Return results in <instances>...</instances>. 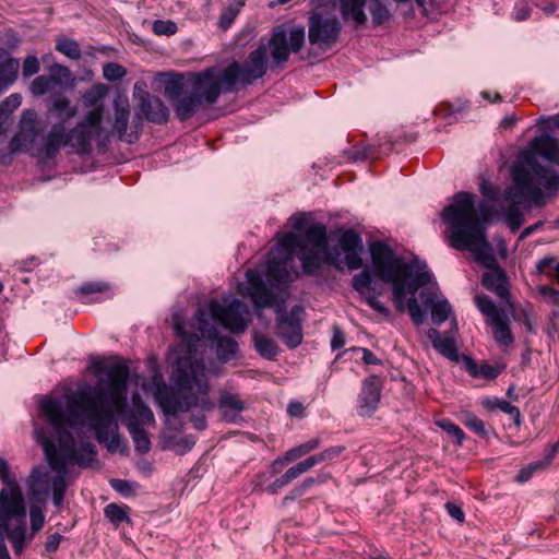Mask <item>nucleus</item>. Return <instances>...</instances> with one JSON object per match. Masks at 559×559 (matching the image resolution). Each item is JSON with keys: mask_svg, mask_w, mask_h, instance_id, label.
I'll return each instance as SVG.
<instances>
[{"mask_svg": "<svg viewBox=\"0 0 559 559\" xmlns=\"http://www.w3.org/2000/svg\"><path fill=\"white\" fill-rule=\"evenodd\" d=\"M52 108L64 120L74 117L76 114V109L70 106V100L63 95L53 98Z\"/></svg>", "mask_w": 559, "mask_h": 559, "instance_id": "51", "label": "nucleus"}, {"mask_svg": "<svg viewBox=\"0 0 559 559\" xmlns=\"http://www.w3.org/2000/svg\"><path fill=\"white\" fill-rule=\"evenodd\" d=\"M130 106L127 97H117L114 102L112 131L117 138L128 144L136 142V132H128Z\"/></svg>", "mask_w": 559, "mask_h": 559, "instance_id": "22", "label": "nucleus"}, {"mask_svg": "<svg viewBox=\"0 0 559 559\" xmlns=\"http://www.w3.org/2000/svg\"><path fill=\"white\" fill-rule=\"evenodd\" d=\"M130 508L126 504L109 503L104 508L105 518L117 528L121 523H131Z\"/></svg>", "mask_w": 559, "mask_h": 559, "instance_id": "36", "label": "nucleus"}, {"mask_svg": "<svg viewBox=\"0 0 559 559\" xmlns=\"http://www.w3.org/2000/svg\"><path fill=\"white\" fill-rule=\"evenodd\" d=\"M69 146L63 121L55 123L44 139L43 152L47 158H55L61 147Z\"/></svg>", "mask_w": 559, "mask_h": 559, "instance_id": "23", "label": "nucleus"}, {"mask_svg": "<svg viewBox=\"0 0 559 559\" xmlns=\"http://www.w3.org/2000/svg\"><path fill=\"white\" fill-rule=\"evenodd\" d=\"M56 49L72 60L81 58V48L78 41L70 38H59L56 43Z\"/></svg>", "mask_w": 559, "mask_h": 559, "instance_id": "45", "label": "nucleus"}, {"mask_svg": "<svg viewBox=\"0 0 559 559\" xmlns=\"http://www.w3.org/2000/svg\"><path fill=\"white\" fill-rule=\"evenodd\" d=\"M369 11L372 16V23L376 26L384 24L391 17L390 11L380 0H372Z\"/></svg>", "mask_w": 559, "mask_h": 559, "instance_id": "47", "label": "nucleus"}, {"mask_svg": "<svg viewBox=\"0 0 559 559\" xmlns=\"http://www.w3.org/2000/svg\"><path fill=\"white\" fill-rule=\"evenodd\" d=\"M203 335L210 340L216 342V355L222 361H229L236 357L238 352V343L230 336H219L215 328H210Z\"/></svg>", "mask_w": 559, "mask_h": 559, "instance_id": "26", "label": "nucleus"}, {"mask_svg": "<svg viewBox=\"0 0 559 559\" xmlns=\"http://www.w3.org/2000/svg\"><path fill=\"white\" fill-rule=\"evenodd\" d=\"M266 277L272 284H287L292 282L290 273L286 267L285 262L272 259L267 262Z\"/></svg>", "mask_w": 559, "mask_h": 559, "instance_id": "35", "label": "nucleus"}, {"mask_svg": "<svg viewBox=\"0 0 559 559\" xmlns=\"http://www.w3.org/2000/svg\"><path fill=\"white\" fill-rule=\"evenodd\" d=\"M369 251L376 276L392 284V287L400 285L405 296L415 297L417 290L430 282L431 275L426 264L415 272L414 262H405L388 243L373 241Z\"/></svg>", "mask_w": 559, "mask_h": 559, "instance_id": "4", "label": "nucleus"}, {"mask_svg": "<svg viewBox=\"0 0 559 559\" xmlns=\"http://www.w3.org/2000/svg\"><path fill=\"white\" fill-rule=\"evenodd\" d=\"M473 218L474 224H468L466 228L455 226L452 248L459 251H471L475 260L488 270L481 276V285L509 304L510 283L507 273L499 266L489 241L483 237L479 229L475 228L476 217Z\"/></svg>", "mask_w": 559, "mask_h": 559, "instance_id": "3", "label": "nucleus"}, {"mask_svg": "<svg viewBox=\"0 0 559 559\" xmlns=\"http://www.w3.org/2000/svg\"><path fill=\"white\" fill-rule=\"evenodd\" d=\"M497 406L501 412L510 416L516 427L521 426L522 417L519 407L504 400H501V403Z\"/></svg>", "mask_w": 559, "mask_h": 559, "instance_id": "63", "label": "nucleus"}, {"mask_svg": "<svg viewBox=\"0 0 559 559\" xmlns=\"http://www.w3.org/2000/svg\"><path fill=\"white\" fill-rule=\"evenodd\" d=\"M342 25L335 16L313 12L308 20V39L313 46L328 50L334 46L341 35Z\"/></svg>", "mask_w": 559, "mask_h": 559, "instance_id": "13", "label": "nucleus"}, {"mask_svg": "<svg viewBox=\"0 0 559 559\" xmlns=\"http://www.w3.org/2000/svg\"><path fill=\"white\" fill-rule=\"evenodd\" d=\"M278 246L287 253V258H292L298 250V259L301 263L304 274L308 276H317L322 271V262L317 249H307L305 240L297 233H286L277 238Z\"/></svg>", "mask_w": 559, "mask_h": 559, "instance_id": "14", "label": "nucleus"}, {"mask_svg": "<svg viewBox=\"0 0 559 559\" xmlns=\"http://www.w3.org/2000/svg\"><path fill=\"white\" fill-rule=\"evenodd\" d=\"M305 242H309L323 253V263L334 266L338 270L341 265V251L345 253L346 266L353 271L362 266V259L360 252L364 249L362 239L360 235L353 228L344 229L338 236V246L330 247L328 243L326 226L322 223L311 224L302 238Z\"/></svg>", "mask_w": 559, "mask_h": 559, "instance_id": "5", "label": "nucleus"}, {"mask_svg": "<svg viewBox=\"0 0 559 559\" xmlns=\"http://www.w3.org/2000/svg\"><path fill=\"white\" fill-rule=\"evenodd\" d=\"M152 31L157 36H173L177 33L178 26L171 20H155L152 25Z\"/></svg>", "mask_w": 559, "mask_h": 559, "instance_id": "53", "label": "nucleus"}, {"mask_svg": "<svg viewBox=\"0 0 559 559\" xmlns=\"http://www.w3.org/2000/svg\"><path fill=\"white\" fill-rule=\"evenodd\" d=\"M437 426L449 433L454 440L456 445H462L465 439L464 431L454 424L451 419L443 418L436 421Z\"/></svg>", "mask_w": 559, "mask_h": 559, "instance_id": "50", "label": "nucleus"}, {"mask_svg": "<svg viewBox=\"0 0 559 559\" xmlns=\"http://www.w3.org/2000/svg\"><path fill=\"white\" fill-rule=\"evenodd\" d=\"M107 383L98 381L92 392L79 390L68 399V412L58 399L47 397L40 403V411L57 432L60 451L52 439L45 433L37 435L46 460L57 473H67V464L88 467L97 455L92 442H81L76 448L72 432L68 427L79 424L80 412L93 428L99 443H105L108 451L116 452L120 444L116 416L122 417L128 411L129 371L124 366H117L108 371Z\"/></svg>", "mask_w": 559, "mask_h": 559, "instance_id": "1", "label": "nucleus"}, {"mask_svg": "<svg viewBox=\"0 0 559 559\" xmlns=\"http://www.w3.org/2000/svg\"><path fill=\"white\" fill-rule=\"evenodd\" d=\"M108 88L105 84L93 85L83 95L85 106H96L106 96Z\"/></svg>", "mask_w": 559, "mask_h": 559, "instance_id": "49", "label": "nucleus"}, {"mask_svg": "<svg viewBox=\"0 0 559 559\" xmlns=\"http://www.w3.org/2000/svg\"><path fill=\"white\" fill-rule=\"evenodd\" d=\"M153 423V412L143 402L139 394H134L132 396V407L130 409L129 418L127 421V428L132 427V424H134L136 427H144Z\"/></svg>", "mask_w": 559, "mask_h": 559, "instance_id": "29", "label": "nucleus"}, {"mask_svg": "<svg viewBox=\"0 0 559 559\" xmlns=\"http://www.w3.org/2000/svg\"><path fill=\"white\" fill-rule=\"evenodd\" d=\"M318 465V460H316L314 454L308 456L307 459L299 461L297 464L289 467V471L294 475L295 478H298L304 473L310 471L312 467Z\"/></svg>", "mask_w": 559, "mask_h": 559, "instance_id": "59", "label": "nucleus"}, {"mask_svg": "<svg viewBox=\"0 0 559 559\" xmlns=\"http://www.w3.org/2000/svg\"><path fill=\"white\" fill-rule=\"evenodd\" d=\"M31 530L33 535L39 532L45 523V515L40 508L32 507L29 511Z\"/></svg>", "mask_w": 559, "mask_h": 559, "instance_id": "64", "label": "nucleus"}, {"mask_svg": "<svg viewBox=\"0 0 559 559\" xmlns=\"http://www.w3.org/2000/svg\"><path fill=\"white\" fill-rule=\"evenodd\" d=\"M331 478L332 475L325 472H320L317 476L306 477L299 485L294 487L287 496L284 497L282 504L286 506L288 501H294L295 499L302 497L313 485L324 484Z\"/></svg>", "mask_w": 559, "mask_h": 559, "instance_id": "32", "label": "nucleus"}, {"mask_svg": "<svg viewBox=\"0 0 559 559\" xmlns=\"http://www.w3.org/2000/svg\"><path fill=\"white\" fill-rule=\"evenodd\" d=\"M33 144L27 143V139H25L21 133H16L9 143V151L11 154H17L21 152H27Z\"/></svg>", "mask_w": 559, "mask_h": 559, "instance_id": "61", "label": "nucleus"}, {"mask_svg": "<svg viewBox=\"0 0 559 559\" xmlns=\"http://www.w3.org/2000/svg\"><path fill=\"white\" fill-rule=\"evenodd\" d=\"M126 73V68L116 62L106 63L103 68L104 78L110 82L122 79Z\"/></svg>", "mask_w": 559, "mask_h": 559, "instance_id": "56", "label": "nucleus"}, {"mask_svg": "<svg viewBox=\"0 0 559 559\" xmlns=\"http://www.w3.org/2000/svg\"><path fill=\"white\" fill-rule=\"evenodd\" d=\"M304 457L300 453V450L298 447H294L286 452H284L281 456L276 457L271 463V469L273 474H277L281 472V469L288 463H293L298 461L299 459Z\"/></svg>", "mask_w": 559, "mask_h": 559, "instance_id": "44", "label": "nucleus"}, {"mask_svg": "<svg viewBox=\"0 0 559 559\" xmlns=\"http://www.w3.org/2000/svg\"><path fill=\"white\" fill-rule=\"evenodd\" d=\"M265 477V474L264 473H261V474H258L257 475V478L259 479V481L253 486V491L254 492H267L270 495H276L284 487H286L287 485H289L293 480H295L296 478L294 477V475L292 474V472L289 471V468L283 474L281 475L280 477H277L272 484H270L269 486L266 487H263L262 485V479Z\"/></svg>", "mask_w": 559, "mask_h": 559, "instance_id": "33", "label": "nucleus"}, {"mask_svg": "<svg viewBox=\"0 0 559 559\" xmlns=\"http://www.w3.org/2000/svg\"><path fill=\"white\" fill-rule=\"evenodd\" d=\"M531 150L545 159L559 165V141L548 134L535 136L530 144Z\"/></svg>", "mask_w": 559, "mask_h": 559, "instance_id": "27", "label": "nucleus"}, {"mask_svg": "<svg viewBox=\"0 0 559 559\" xmlns=\"http://www.w3.org/2000/svg\"><path fill=\"white\" fill-rule=\"evenodd\" d=\"M67 135L72 152L79 155L88 154L92 151V140L97 138L96 134L80 123L67 132Z\"/></svg>", "mask_w": 559, "mask_h": 559, "instance_id": "25", "label": "nucleus"}, {"mask_svg": "<svg viewBox=\"0 0 559 559\" xmlns=\"http://www.w3.org/2000/svg\"><path fill=\"white\" fill-rule=\"evenodd\" d=\"M19 69L20 62L15 58L0 61V94L16 81Z\"/></svg>", "mask_w": 559, "mask_h": 559, "instance_id": "34", "label": "nucleus"}, {"mask_svg": "<svg viewBox=\"0 0 559 559\" xmlns=\"http://www.w3.org/2000/svg\"><path fill=\"white\" fill-rule=\"evenodd\" d=\"M0 520L3 527L11 520H15L16 524H26V509L16 483L9 484L0 491Z\"/></svg>", "mask_w": 559, "mask_h": 559, "instance_id": "17", "label": "nucleus"}, {"mask_svg": "<svg viewBox=\"0 0 559 559\" xmlns=\"http://www.w3.org/2000/svg\"><path fill=\"white\" fill-rule=\"evenodd\" d=\"M128 430L136 452L141 454L147 453L151 450V440L144 427H136L132 424V427H128Z\"/></svg>", "mask_w": 559, "mask_h": 559, "instance_id": "40", "label": "nucleus"}, {"mask_svg": "<svg viewBox=\"0 0 559 559\" xmlns=\"http://www.w3.org/2000/svg\"><path fill=\"white\" fill-rule=\"evenodd\" d=\"M173 386L156 383L154 397L165 415L175 416L192 407L211 411L214 403L209 397V382L202 361L181 358L173 374Z\"/></svg>", "mask_w": 559, "mask_h": 559, "instance_id": "2", "label": "nucleus"}, {"mask_svg": "<svg viewBox=\"0 0 559 559\" xmlns=\"http://www.w3.org/2000/svg\"><path fill=\"white\" fill-rule=\"evenodd\" d=\"M463 362L467 373L475 379L492 381L499 377L503 366L490 365L488 362L478 364L469 356H463Z\"/></svg>", "mask_w": 559, "mask_h": 559, "instance_id": "28", "label": "nucleus"}, {"mask_svg": "<svg viewBox=\"0 0 559 559\" xmlns=\"http://www.w3.org/2000/svg\"><path fill=\"white\" fill-rule=\"evenodd\" d=\"M474 300L477 309L485 317L486 324L491 328L495 341L502 346L513 344L514 337L506 311L497 307L487 295H477Z\"/></svg>", "mask_w": 559, "mask_h": 559, "instance_id": "11", "label": "nucleus"}, {"mask_svg": "<svg viewBox=\"0 0 559 559\" xmlns=\"http://www.w3.org/2000/svg\"><path fill=\"white\" fill-rule=\"evenodd\" d=\"M427 336L433 348L438 350V353H440L443 357L454 362L460 361L461 357L453 336L449 334H441L437 329L433 328L428 330Z\"/></svg>", "mask_w": 559, "mask_h": 559, "instance_id": "24", "label": "nucleus"}, {"mask_svg": "<svg viewBox=\"0 0 559 559\" xmlns=\"http://www.w3.org/2000/svg\"><path fill=\"white\" fill-rule=\"evenodd\" d=\"M187 88L206 105H213L217 102L221 94L233 93L235 90H228L227 83L223 80V71L216 67H209L200 72L189 73L185 78Z\"/></svg>", "mask_w": 559, "mask_h": 559, "instance_id": "9", "label": "nucleus"}, {"mask_svg": "<svg viewBox=\"0 0 559 559\" xmlns=\"http://www.w3.org/2000/svg\"><path fill=\"white\" fill-rule=\"evenodd\" d=\"M53 86V79L46 75H39L33 80L31 91L34 95L40 96L49 92Z\"/></svg>", "mask_w": 559, "mask_h": 559, "instance_id": "55", "label": "nucleus"}, {"mask_svg": "<svg viewBox=\"0 0 559 559\" xmlns=\"http://www.w3.org/2000/svg\"><path fill=\"white\" fill-rule=\"evenodd\" d=\"M267 72L266 47L261 45L249 52L246 60L240 63L231 61L223 70V80L227 83L228 90H235L236 85H251L254 81L262 79Z\"/></svg>", "mask_w": 559, "mask_h": 559, "instance_id": "8", "label": "nucleus"}, {"mask_svg": "<svg viewBox=\"0 0 559 559\" xmlns=\"http://www.w3.org/2000/svg\"><path fill=\"white\" fill-rule=\"evenodd\" d=\"M218 407L224 412V417L231 420V418H228L227 412L241 413L245 409V402L239 394L223 392L218 399Z\"/></svg>", "mask_w": 559, "mask_h": 559, "instance_id": "37", "label": "nucleus"}, {"mask_svg": "<svg viewBox=\"0 0 559 559\" xmlns=\"http://www.w3.org/2000/svg\"><path fill=\"white\" fill-rule=\"evenodd\" d=\"M353 288L373 310L385 317L389 316V309L378 300L379 296L383 294V286L372 281L369 270H362L353 277Z\"/></svg>", "mask_w": 559, "mask_h": 559, "instance_id": "18", "label": "nucleus"}, {"mask_svg": "<svg viewBox=\"0 0 559 559\" xmlns=\"http://www.w3.org/2000/svg\"><path fill=\"white\" fill-rule=\"evenodd\" d=\"M103 111L104 110H103L102 106L95 107L94 109H92L91 111L87 112V115L83 121L79 122L80 124H83L84 127H86V129L92 131L94 134H96L97 139L100 138L102 132H103V128H102Z\"/></svg>", "mask_w": 559, "mask_h": 559, "instance_id": "43", "label": "nucleus"}, {"mask_svg": "<svg viewBox=\"0 0 559 559\" xmlns=\"http://www.w3.org/2000/svg\"><path fill=\"white\" fill-rule=\"evenodd\" d=\"M420 297L426 306H430L431 321L433 324L440 325L449 319L452 312V307L448 300L433 301L432 296L430 294H426L425 290L420 293Z\"/></svg>", "mask_w": 559, "mask_h": 559, "instance_id": "31", "label": "nucleus"}, {"mask_svg": "<svg viewBox=\"0 0 559 559\" xmlns=\"http://www.w3.org/2000/svg\"><path fill=\"white\" fill-rule=\"evenodd\" d=\"M33 144L27 143V139H25L21 133H16L9 143V151L11 154H17L21 152H27Z\"/></svg>", "mask_w": 559, "mask_h": 559, "instance_id": "62", "label": "nucleus"}, {"mask_svg": "<svg viewBox=\"0 0 559 559\" xmlns=\"http://www.w3.org/2000/svg\"><path fill=\"white\" fill-rule=\"evenodd\" d=\"M246 278L248 282V296L252 300L254 308L263 309L275 304V294L267 287L262 276L255 270H248Z\"/></svg>", "mask_w": 559, "mask_h": 559, "instance_id": "20", "label": "nucleus"}, {"mask_svg": "<svg viewBox=\"0 0 559 559\" xmlns=\"http://www.w3.org/2000/svg\"><path fill=\"white\" fill-rule=\"evenodd\" d=\"M19 130L41 132L35 110H25L19 123Z\"/></svg>", "mask_w": 559, "mask_h": 559, "instance_id": "54", "label": "nucleus"}, {"mask_svg": "<svg viewBox=\"0 0 559 559\" xmlns=\"http://www.w3.org/2000/svg\"><path fill=\"white\" fill-rule=\"evenodd\" d=\"M381 391L382 381L380 377L372 374L362 381L357 405L359 416L371 417L374 414L380 404Z\"/></svg>", "mask_w": 559, "mask_h": 559, "instance_id": "19", "label": "nucleus"}, {"mask_svg": "<svg viewBox=\"0 0 559 559\" xmlns=\"http://www.w3.org/2000/svg\"><path fill=\"white\" fill-rule=\"evenodd\" d=\"M110 290V285L106 282H86L83 283L76 290L75 295L86 297L88 295L105 294Z\"/></svg>", "mask_w": 559, "mask_h": 559, "instance_id": "46", "label": "nucleus"}, {"mask_svg": "<svg viewBox=\"0 0 559 559\" xmlns=\"http://www.w3.org/2000/svg\"><path fill=\"white\" fill-rule=\"evenodd\" d=\"M186 85L182 74L174 75L165 84V95L171 102L175 115L181 122L191 119L203 105Z\"/></svg>", "mask_w": 559, "mask_h": 559, "instance_id": "10", "label": "nucleus"}, {"mask_svg": "<svg viewBox=\"0 0 559 559\" xmlns=\"http://www.w3.org/2000/svg\"><path fill=\"white\" fill-rule=\"evenodd\" d=\"M276 313V335L282 338L289 348H296L302 342V326L300 314L304 309L301 306H294L287 312L284 306L275 307Z\"/></svg>", "mask_w": 559, "mask_h": 559, "instance_id": "16", "label": "nucleus"}, {"mask_svg": "<svg viewBox=\"0 0 559 559\" xmlns=\"http://www.w3.org/2000/svg\"><path fill=\"white\" fill-rule=\"evenodd\" d=\"M64 475L66 473H58V475L52 479V502L57 508L62 506L67 490Z\"/></svg>", "mask_w": 559, "mask_h": 559, "instance_id": "48", "label": "nucleus"}, {"mask_svg": "<svg viewBox=\"0 0 559 559\" xmlns=\"http://www.w3.org/2000/svg\"><path fill=\"white\" fill-rule=\"evenodd\" d=\"M246 4V0H233L222 11L218 19V26L223 31H227L235 19L239 14L241 8Z\"/></svg>", "mask_w": 559, "mask_h": 559, "instance_id": "39", "label": "nucleus"}, {"mask_svg": "<svg viewBox=\"0 0 559 559\" xmlns=\"http://www.w3.org/2000/svg\"><path fill=\"white\" fill-rule=\"evenodd\" d=\"M139 109L143 117L154 124H166L169 120V109L164 102L146 91L139 93Z\"/></svg>", "mask_w": 559, "mask_h": 559, "instance_id": "21", "label": "nucleus"}, {"mask_svg": "<svg viewBox=\"0 0 559 559\" xmlns=\"http://www.w3.org/2000/svg\"><path fill=\"white\" fill-rule=\"evenodd\" d=\"M345 450H346V448L344 445H334V447L324 449L323 451H321L319 453H316L314 456H316V460H318V464L329 463V462H333L334 460H336Z\"/></svg>", "mask_w": 559, "mask_h": 559, "instance_id": "57", "label": "nucleus"}, {"mask_svg": "<svg viewBox=\"0 0 559 559\" xmlns=\"http://www.w3.org/2000/svg\"><path fill=\"white\" fill-rule=\"evenodd\" d=\"M305 38L304 26L293 27L288 36L284 28H274L267 44L272 61L275 64L287 62L292 52L297 53L301 50Z\"/></svg>", "mask_w": 559, "mask_h": 559, "instance_id": "12", "label": "nucleus"}, {"mask_svg": "<svg viewBox=\"0 0 559 559\" xmlns=\"http://www.w3.org/2000/svg\"><path fill=\"white\" fill-rule=\"evenodd\" d=\"M376 157V151L373 147L365 144V143H357L353 150L350 151V156L353 160H359V159H367V158H373Z\"/></svg>", "mask_w": 559, "mask_h": 559, "instance_id": "58", "label": "nucleus"}, {"mask_svg": "<svg viewBox=\"0 0 559 559\" xmlns=\"http://www.w3.org/2000/svg\"><path fill=\"white\" fill-rule=\"evenodd\" d=\"M478 212L475 207V195L465 191L454 194L453 202L442 210V219L448 224V240L451 247L455 226L466 228L468 224H472L471 222L474 223L473 217H476L475 228L479 229L483 237L487 239L486 225L495 216L496 211L492 205L480 202Z\"/></svg>", "mask_w": 559, "mask_h": 559, "instance_id": "6", "label": "nucleus"}, {"mask_svg": "<svg viewBox=\"0 0 559 559\" xmlns=\"http://www.w3.org/2000/svg\"><path fill=\"white\" fill-rule=\"evenodd\" d=\"M407 312L415 325H420L424 322V312L420 309L417 299L415 297H409L407 299Z\"/></svg>", "mask_w": 559, "mask_h": 559, "instance_id": "60", "label": "nucleus"}, {"mask_svg": "<svg viewBox=\"0 0 559 559\" xmlns=\"http://www.w3.org/2000/svg\"><path fill=\"white\" fill-rule=\"evenodd\" d=\"M513 187L506 191L504 198L509 205L504 213V223L515 233L523 225L525 218L520 209L519 197H530L537 200L542 197L539 187L534 182L528 169L523 165L515 164L511 168Z\"/></svg>", "mask_w": 559, "mask_h": 559, "instance_id": "7", "label": "nucleus"}, {"mask_svg": "<svg viewBox=\"0 0 559 559\" xmlns=\"http://www.w3.org/2000/svg\"><path fill=\"white\" fill-rule=\"evenodd\" d=\"M209 310L212 319L230 333L242 334L248 328V308L238 299L231 300L227 306L212 300Z\"/></svg>", "mask_w": 559, "mask_h": 559, "instance_id": "15", "label": "nucleus"}, {"mask_svg": "<svg viewBox=\"0 0 559 559\" xmlns=\"http://www.w3.org/2000/svg\"><path fill=\"white\" fill-rule=\"evenodd\" d=\"M254 346L257 352L267 359H274L278 353V346L275 341L265 335L257 334L254 336Z\"/></svg>", "mask_w": 559, "mask_h": 559, "instance_id": "41", "label": "nucleus"}, {"mask_svg": "<svg viewBox=\"0 0 559 559\" xmlns=\"http://www.w3.org/2000/svg\"><path fill=\"white\" fill-rule=\"evenodd\" d=\"M461 420L466 428L472 430L478 437L484 439L488 438L489 431L485 421L472 412H464Z\"/></svg>", "mask_w": 559, "mask_h": 559, "instance_id": "42", "label": "nucleus"}, {"mask_svg": "<svg viewBox=\"0 0 559 559\" xmlns=\"http://www.w3.org/2000/svg\"><path fill=\"white\" fill-rule=\"evenodd\" d=\"M538 273L551 276L559 284V266L556 264V259L547 257L539 260L536 264Z\"/></svg>", "mask_w": 559, "mask_h": 559, "instance_id": "52", "label": "nucleus"}, {"mask_svg": "<svg viewBox=\"0 0 559 559\" xmlns=\"http://www.w3.org/2000/svg\"><path fill=\"white\" fill-rule=\"evenodd\" d=\"M367 0H340V12L342 17L352 20L356 27L364 26L367 15L364 11Z\"/></svg>", "mask_w": 559, "mask_h": 559, "instance_id": "30", "label": "nucleus"}, {"mask_svg": "<svg viewBox=\"0 0 559 559\" xmlns=\"http://www.w3.org/2000/svg\"><path fill=\"white\" fill-rule=\"evenodd\" d=\"M3 528L7 532L14 554L21 555L24 550L26 524H16L14 527H11L10 524H5Z\"/></svg>", "mask_w": 559, "mask_h": 559, "instance_id": "38", "label": "nucleus"}]
</instances>
